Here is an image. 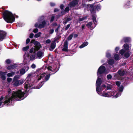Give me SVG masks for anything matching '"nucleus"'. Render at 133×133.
I'll list each match as a JSON object with an SVG mask.
<instances>
[{"label": "nucleus", "instance_id": "obj_1", "mask_svg": "<svg viewBox=\"0 0 133 133\" xmlns=\"http://www.w3.org/2000/svg\"><path fill=\"white\" fill-rule=\"evenodd\" d=\"M24 94L23 91L18 90L17 91L13 92L11 96H10L9 95L6 96L3 101V97H2L0 98V108L2 107V105L3 103L4 104H7L8 105H9L10 104L12 100L16 101L23 99L24 98Z\"/></svg>", "mask_w": 133, "mask_h": 133}, {"label": "nucleus", "instance_id": "obj_2", "mask_svg": "<svg viewBox=\"0 0 133 133\" xmlns=\"http://www.w3.org/2000/svg\"><path fill=\"white\" fill-rule=\"evenodd\" d=\"M101 83V79L99 77H98L96 83V91L98 94L102 96L108 97H110L113 95L114 93L111 92H108L107 93H105L104 91L102 93H100V92L103 90L102 86H100Z\"/></svg>", "mask_w": 133, "mask_h": 133}, {"label": "nucleus", "instance_id": "obj_3", "mask_svg": "<svg viewBox=\"0 0 133 133\" xmlns=\"http://www.w3.org/2000/svg\"><path fill=\"white\" fill-rule=\"evenodd\" d=\"M3 15L4 19L7 22L12 23L14 21L15 16L11 12L5 11L3 13Z\"/></svg>", "mask_w": 133, "mask_h": 133}, {"label": "nucleus", "instance_id": "obj_4", "mask_svg": "<svg viewBox=\"0 0 133 133\" xmlns=\"http://www.w3.org/2000/svg\"><path fill=\"white\" fill-rule=\"evenodd\" d=\"M31 43L34 44L35 45L34 46V48H32L30 49L29 52L30 53H32L34 51V53L35 54L36 51L40 49L41 47V45L39 42L34 39L32 40L31 41Z\"/></svg>", "mask_w": 133, "mask_h": 133}, {"label": "nucleus", "instance_id": "obj_5", "mask_svg": "<svg viewBox=\"0 0 133 133\" xmlns=\"http://www.w3.org/2000/svg\"><path fill=\"white\" fill-rule=\"evenodd\" d=\"M57 66L55 65V67L54 68L50 66L46 67L47 69L50 72L49 73V74L46 75L45 77V79L46 81H47L49 79L51 75L54 74L57 71V70L55 71L56 70Z\"/></svg>", "mask_w": 133, "mask_h": 133}, {"label": "nucleus", "instance_id": "obj_6", "mask_svg": "<svg viewBox=\"0 0 133 133\" xmlns=\"http://www.w3.org/2000/svg\"><path fill=\"white\" fill-rule=\"evenodd\" d=\"M105 67L102 65L98 68L97 73V75L98 77L102 76V74L104 73L105 70Z\"/></svg>", "mask_w": 133, "mask_h": 133}, {"label": "nucleus", "instance_id": "obj_7", "mask_svg": "<svg viewBox=\"0 0 133 133\" xmlns=\"http://www.w3.org/2000/svg\"><path fill=\"white\" fill-rule=\"evenodd\" d=\"M24 81L23 79H22L20 80L13 79L12 83L14 86H18L24 83Z\"/></svg>", "mask_w": 133, "mask_h": 133}, {"label": "nucleus", "instance_id": "obj_8", "mask_svg": "<svg viewBox=\"0 0 133 133\" xmlns=\"http://www.w3.org/2000/svg\"><path fill=\"white\" fill-rule=\"evenodd\" d=\"M78 1L77 0H75L70 2L69 4V6L71 8L75 6H78Z\"/></svg>", "mask_w": 133, "mask_h": 133}, {"label": "nucleus", "instance_id": "obj_9", "mask_svg": "<svg viewBox=\"0 0 133 133\" xmlns=\"http://www.w3.org/2000/svg\"><path fill=\"white\" fill-rule=\"evenodd\" d=\"M29 69V67L28 66H25L19 70L20 74L21 75L24 74Z\"/></svg>", "mask_w": 133, "mask_h": 133}, {"label": "nucleus", "instance_id": "obj_10", "mask_svg": "<svg viewBox=\"0 0 133 133\" xmlns=\"http://www.w3.org/2000/svg\"><path fill=\"white\" fill-rule=\"evenodd\" d=\"M6 35L5 32L0 30V42L2 41L5 38Z\"/></svg>", "mask_w": 133, "mask_h": 133}, {"label": "nucleus", "instance_id": "obj_11", "mask_svg": "<svg viewBox=\"0 0 133 133\" xmlns=\"http://www.w3.org/2000/svg\"><path fill=\"white\" fill-rule=\"evenodd\" d=\"M24 86L26 89V91H28L27 90L29 88V89H32L33 88V87L30 85L29 82L28 81H26L24 84Z\"/></svg>", "mask_w": 133, "mask_h": 133}, {"label": "nucleus", "instance_id": "obj_12", "mask_svg": "<svg viewBox=\"0 0 133 133\" xmlns=\"http://www.w3.org/2000/svg\"><path fill=\"white\" fill-rule=\"evenodd\" d=\"M46 23L45 21H43L42 23V24H38L37 23L35 24V27H38L39 28H44L45 25Z\"/></svg>", "mask_w": 133, "mask_h": 133}, {"label": "nucleus", "instance_id": "obj_13", "mask_svg": "<svg viewBox=\"0 0 133 133\" xmlns=\"http://www.w3.org/2000/svg\"><path fill=\"white\" fill-rule=\"evenodd\" d=\"M68 42L65 41L64 42L63 45L62 50L65 51H67L68 50Z\"/></svg>", "mask_w": 133, "mask_h": 133}, {"label": "nucleus", "instance_id": "obj_14", "mask_svg": "<svg viewBox=\"0 0 133 133\" xmlns=\"http://www.w3.org/2000/svg\"><path fill=\"white\" fill-rule=\"evenodd\" d=\"M17 66L18 65L17 64H14L13 65L8 66L7 67V69L8 70H11L16 69Z\"/></svg>", "mask_w": 133, "mask_h": 133}, {"label": "nucleus", "instance_id": "obj_15", "mask_svg": "<svg viewBox=\"0 0 133 133\" xmlns=\"http://www.w3.org/2000/svg\"><path fill=\"white\" fill-rule=\"evenodd\" d=\"M123 89V87L122 86H121L118 89L119 92L115 96V97L116 98H117L120 96L121 95V92H122Z\"/></svg>", "mask_w": 133, "mask_h": 133}, {"label": "nucleus", "instance_id": "obj_16", "mask_svg": "<svg viewBox=\"0 0 133 133\" xmlns=\"http://www.w3.org/2000/svg\"><path fill=\"white\" fill-rule=\"evenodd\" d=\"M44 55V53L41 51H39L37 53V58L40 59Z\"/></svg>", "mask_w": 133, "mask_h": 133}, {"label": "nucleus", "instance_id": "obj_17", "mask_svg": "<svg viewBox=\"0 0 133 133\" xmlns=\"http://www.w3.org/2000/svg\"><path fill=\"white\" fill-rule=\"evenodd\" d=\"M106 87H107V90L111 89L112 87V85H111L106 84V85H105V84H103L102 87L103 90Z\"/></svg>", "mask_w": 133, "mask_h": 133}, {"label": "nucleus", "instance_id": "obj_18", "mask_svg": "<svg viewBox=\"0 0 133 133\" xmlns=\"http://www.w3.org/2000/svg\"><path fill=\"white\" fill-rule=\"evenodd\" d=\"M94 6V5H90L88 6V9H90V11L92 13H94L95 12L96 10H95Z\"/></svg>", "mask_w": 133, "mask_h": 133}, {"label": "nucleus", "instance_id": "obj_19", "mask_svg": "<svg viewBox=\"0 0 133 133\" xmlns=\"http://www.w3.org/2000/svg\"><path fill=\"white\" fill-rule=\"evenodd\" d=\"M37 75L36 77V79L38 80H40L42 78H43L45 75V73H42L40 74L39 76L38 75V73H37Z\"/></svg>", "mask_w": 133, "mask_h": 133}, {"label": "nucleus", "instance_id": "obj_20", "mask_svg": "<svg viewBox=\"0 0 133 133\" xmlns=\"http://www.w3.org/2000/svg\"><path fill=\"white\" fill-rule=\"evenodd\" d=\"M6 72H3L2 71H0V76H1V78L3 80H5L6 79L5 75L6 74Z\"/></svg>", "mask_w": 133, "mask_h": 133}, {"label": "nucleus", "instance_id": "obj_21", "mask_svg": "<svg viewBox=\"0 0 133 133\" xmlns=\"http://www.w3.org/2000/svg\"><path fill=\"white\" fill-rule=\"evenodd\" d=\"M118 73V74L121 76H124L126 73V72L125 71H122L121 70H119Z\"/></svg>", "mask_w": 133, "mask_h": 133}, {"label": "nucleus", "instance_id": "obj_22", "mask_svg": "<svg viewBox=\"0 0 133 133\" xmlns=\"http://www.w3.org/2000/svg\"><path fill=\"white\" fill-rule=\"evenodd\" d=\"M55 46L56 43H55V42L54 41L51 44L50 46V48L51 49H50V50L51 51H52L55 48Z\"/></svg>", "mask_w": 133, "mask_h": 133}, {"label": "nucleus", "instance_id": "obj_23", "mask_svg": "<svg viewBox=\"0 0 133 133\" xmlns=\"http://www.w3.org/2000/svg\"><path fill=\"white\" fill-rule=\"evenodd\" d=\"M123 46L124 47V48L125 50H128V51L130 50V49L129 46L128 44H124Z\"/></svg>", "mask_w": 133, "mask_h": 133}, {"label": "nucleus", "instance_id": "obj_24", "mask_svg": "<svg viewBox=\"0 0 133 133\" xmlns=\"http://www.w3.org/2000/svg\"><path fill=\"white\" fill-rule=\"evenodd\" d=\"M131 41V38L129 37H125L121 41H123L124 42H127L130 41Z\"/></svg>", "mask_w": 133, "mask_h": 133}, {"label": "nucleus", "instance_id": "obj_25", "mask_svg": "<svg viewBox=\"0 0 133 133\" xmlns=\"http://www.w3.org/2000/svg\"><path fill=\"white\" fill-rule=\"evenodd\" d=\"M88 44V43L87 42H84L81 45H80L79 48H82L87 46Z\"/></svg>", "mask_w": 133, "mask_h": 133}, {"label": "nucleus", "instance_id": "obj_26", "mask_svg": "<svg viewBox=\"0 0 133 133\" xmlns=\"http://www.w3.org/2000/svg\"><path fill=\"white\" fill-rule=\"evenodd\" d=\"M114 59L116 60H119L120 59V57L118 54H116L114 55Z\"/></svg>", "mask_w": 133, "mask_h": 133}, {"label": "nucleus", "instance_id": "obj_27", "mask_svg": "<svg viewBox=\"0 0 133 133\" xmlns=\"http://www.w3.org/2000/svg\"><path fill=\"white\" fill-rule=\"evenodd\" d=\"M15 73L14 72H12L10 73H8L7 74L8 77H12L15 74Z\"/></svg>", "mask_w": 133, "mask_h": 133}, {"label": "nucleus", "instance_id": "obj_28", "mask_svg": "<svg viewBox=\"0 0 133 133\" xmlns=\"http://www.w3.org/2000/svg\"><path fill=\"white\" fill-rule=\"evenodd\" d=\"M114 60L113 59H109L108 61V63L110 65L113 64L114 63Z\"/></svg>", "mask_w": 133, "mask_h": 133}, {"label": "nucleus", "instance_id": "obj_29", "mask_svg": "<svg viewBox=\"0 0 133 133\" xmlns=\"http://www.w3.org/2000/svg\"><path fill=\"white\" fill-rule=\"evenodd\" d=\"M29 48V46H28L24 47L22 48V50L24 51H26L28 50Z\"/></svg>", "mask_w": 133, "mask_h": 133}, {"label": "nucleus", "instance_id": "obj_30", "mask_svg": "<svg viewBox=\"0 0 133 133\" xmlns=\"http://www.w3.org/2000/svg\"><path fill=\"white\" fill-rule=\"evenodd\" d=\"M35 58V55H32L30 56V59L31 60H33Z\"/></svg>", "mask_w": 133, "mask_h": 133}, {"label": "nucleus", "instance_id": "obj_31", "mask_svg": "<svg viewBox=\"0 0 133 133\" xmlns=\"http://www.w3.org/2000/svg\"><path fill=\"white\" fill-rule=\"evenodd\" d=\"M130 55V54L129 52H126L124 54V56L125 57L128 58Z\"/></svg>", "mask_w": 133, "mask_h": 133}, {"label": "nucleus", "instance_id": "obj_32", "mask_svg": "<svg viewBox=\"0 0 133 133\" xmlns=\"http://www.w3.org/2000/svg\"><path fill=\"white\" fill-rule=\"evenodd\" d=\"M41 34V32H39L35 35V37L36 38H38L40 36Z\"/></svg>", "mask_w": 133, "mask_h": 133}, {"label": "nucleus", "instance_id": "obj_33", "mask_svg": "<svg viewBox=\"0 0 133 133\" xmlns=\"http://www.w3.org/2000/svg\"><path fill=\"white\" fill-rule=\"evenodd\" d=\"M73 36V34H71L69 35L67 38L68 40H71Z\"/></svg>", "mask_w": 133, "mask_h": 133}, {"label": "nucleus", "instance_id": "obj_34", "mask_svg": "<svg viewBox=\"0 0 133 133\" xmlns=\"http://www.w3.org/2000/svg\"><path fill=\"white\" fill-rule=\"evenodd\" d=\"M20 77V76L18 75H16L15 76L14 78L13 79L15 80H18L17 79L19 78Z\"/></svg>", "mask_w": 133, "mask_h": 133}, {"label": "nucleus", "instance_id": "obj_35", "mask_svg": "<svg viewBox=\"0 0 133 133\" xmlns=\"http://www.w3.org/2000/svg\"><path fill=\"white\" fill-rule=\"evenodd\" d=\"M92 19L93 20V22H94L95 24H96V19L95 17L93 16L92 17Z\"/></svg>", "mask_w": 133, "mask_h": 133}, {"label": "nucleus", "instance_id": "obj_36", "mask_svg": "<svg viewBox=\"0 0 133 133\" xmlns=\"http://www.w3.org/2000/svg\"><path fill=\"white\" fill-rule=\"evenodd\" d=\"M125 52V50L123 49L121 50L120 51V54L122 55H123Z\"/></svg>", "mask_w": 133, "mask_h": 133}, {"label": "nucleus", "instance_id": "obj_37", "mask_svg": "<svg viewBox=\"0 0 133 133\" xmlns=\"http://www.w3.org/2000/svg\"><path fill=\"white\" fill-rule=\"evenodd\" d=\"M92 25V23L91 22L88 23L87 25V26L89 28H90Z\"/></svg>", "mask_w": 133, "mask_h": 133}, {"label": "nucleus", "instance_id": "obj_38", "mask_svg": "<svg viewBox=\"0 0 133 133\" xmlns=\"http://www.w3.org/2000/svg\"><path fill=\"white\" fill-rule=\"evenodd\" d=\"M101 5L99 4L97 5L96 7V9L98 11L99 10H100L101 9Z\"/></svg>", "mask_w": 133, "mask_h": 133}, {"label": "nucleus", "instance_id": "obj_39", "mask_svg": "<svg viewBox=\"0 0 133 133\" xmlns=\"http://www.w3.org/2000/svg\"><path fill=\"white\" fill-rule=\"evenodd\" d=\"M11 62V60L10 59H8L5 61L6 64H9Z\"/></svg>", "mask_w": 133, "mask_h": 133}, {"label": "nucleus", "instance_id": "obj_40", "mask_svg": "<svg viewBox=\"0 0 133 133\" xmlns=\"http://www.w3.org/2000/svg\"><path fill=\"white\" fill-rule=\"evenodd\" d=\"M60 26V25H58L57 28L55 30V32H56L57 33L58 32V31Z\"/></svg>", "mask_w": 133, "mask_h": 133}, {"label": "nucleus", "instance_id": "obj_41", "mask_svg": "<svg viewBox=\"0 0 133 133\" xmlns=\"http://www.w3.org/2000/svg\"><path fill=\"white\" fill-rule=\"evenodd\" d=\"M54 29H51L49 32L50 34H52L54 32Z\"/></svg>", "mask_w": 133, "mask_h": 133}, {"label": "nucleus", "instance_id": "obj_42", "mask_svg": "<svg viewBox=\"0 0 133 133\" xmlns=\"http://www.w3.org/2000/svg\"><path fill=\"white\" fill-rule=\"evenodd\" d=\"M71 18H67L66 19V21L65 22H64L66 24L68 22L70 21L71 20Z\"/></svg>", "mask_w": 133, "mask_h": 133}, {"label": "nucleus", "instance_id": "obj_43", "mask_svg": "<svg viewBox=\"0 0 133 133\" xmlns=\"http://www.w3.org/2000/svg\"><path fill=\"white\" fill-rule=\"evenodd\" d=\"M7 80L8 82L10 83L12 80V79L11 78L8 77L7 78Z\"/></svg>", "mask_w": 133, "mask_h": 133}, {"label": "nucleus", "instance_id": "obj_44", "mask_svg": "<svg viewBox=\"0 0 133 133\" xmlns=\"http://www.w3.org/2000/svg\"><path fill=\"white\" fill-rule=\"evenodd\" d=\"M31 67L32 69H34L36 67V65L35 64H33L31 66Z\"/></svg>", "mask_w": 133, "mask_h": 133}, {"label": "nucleus", "instance_id": "obj_45", "mask_svg": "<svg viewBox=\"0 0 133 133\" xmlns=\"http://www.w3.org/2000/svg\"><path fill=\"white\" fill-rule=\"evenodd\" d=\"M112 77V76L110 75H108L107 76V77L108 79H109L111 78Z\"/></svg>", "mask_w": 133, "mask_h": 133}, {"label": "nucleus", "instance_id": "obj_46", "mask_svg": "<svg viewBox=\"0 0 133 133\" xmlns=\"http://www.w3.org/2000/svg\"><path fill=\"white\" fill-rule=\"evenodd\" d=\"M33 74H29L28 75V76L27 77V78H29L31 77L32 76Z\"/></svg>", "mask_w": 133, "mask_h": 133}, {"label": "nucleus", "instance_id": "obj_47", "mask_svg": "<svg viewBox=\"0 0 133 133\" xmlns=\"http://www.w3.org/2000/svg\"><path fill=\"white\" fill-rule=\"evenodd\" d=\"M51 41L49 39H48L45 41V43H49L51 42Z\"/></svg>", "mask_w": 133, "mask_h": 133}, {"label": "nucleus", "instance_id": "obj_48", "mask_svg": "<svg viewBox=\"0 0 133 133\" xmlns=\"http://www.w3.org/2000/svg\"><path fill=\"white\" fill-rule=\"evenodd\" d=\"M69 10V7H66L65 9V12H67Z\"/></svg>", "mask_w": 133, "mask_h": 133}, {"label": "nucleus", "instance_id": "obj_49", "mask_svg": "<svg viewBox=\"0 0 133 133\" xmlns=\"http://www.w3.org/2000/svg\"><path fill=\"white\" fill-rule=\"evenodd\" d=\"M54 18H55V17L53 16H52L51 17V20H50V21L51 22L53 21L54 20Z\"/></svg>", "mask_w": 133, "mask_h": 133}, {"label": "nucleus", "instance_id": "obj_50", "mask_svg": "<svg viewBox=\"0 0 133 133\" xmlns=\"http://www.w3.org/2000/svg\"><path fill=\"white\" fill-rule=\"evenodd\" d=\"M38 31V30L37 29H36L33 30V32L35 33H36Z\"/></svg>", "mask_w": 133, "mask_h": 133}, {"label": "nucleus", "instance_id": "obj_51", "mask_svg": "<svg viewBox=\"0 0 133 133\" xmlns=\"http://www.w3.org/2000/svg\"><path fill=\"white\" fill-rule=\"evenodd\" d=\"M116 84L118 86H119L120 84V83L119 82L117 81L116 82Z\"/></svg>", "mask_w": 133, "mask_h": 133}, {"label": "nucleus", "instance_id": "obj_52", "mask_svg": "<svg viewBox=\"0 0 133 133\" xmlns=\"http://www.w3.org/2000/svg\"><path fill=\"white\" fill-rule=\"evenodd\" d=\"M34 36V34L33 33H31L29 37L30 38H32Z\"/></svg>", "mask_w": 133, "mask_h": 133}, {"label": "nucleus", "instance_id": "obj_53", "mask_svg": "<svg viewBox=\"0 0 133 133\" xmlns=\"http://www.w3.org/2000/svg\"><path fill=\"white\" fill-rule=\"evenodd\" d=\"M43 82H42L41 83V84H41V86H39L38 87H37V88H36V89H38L40 88L41 87H42V86L43 85Z\"/></svg>", "mask_w": 133, "mask_h": 133}, {"label": "nucleus", "instance_id": "obj_54", "mask_svg": "<svg viewBox=\"0 0 133 133\" xmlns=\"http://www.w3.org/2000/svg\"><path fill=\"white\" fill-rule=\"evenodd\" d=\"M106 56L108 58L110 57L111 55L110 54L107 53Z\"/></svg>", "mask_w": 133, "mask_h": 133}, {"label": "nucleus", "instance_id": "obj_55", "mask_svg": "<svg viewBox=\"0 0 133 133\" xmlns=\"http://www.w3.org/2000/svg\"><path fill=\"white\" fill-rule=\"evenodd\" d=\"M30 40L29 38H28L27 39L26 41V43L27 44H28L30 42Z\"/></svg>", "mask_w": 133, "mask_h": 133}, {"label": "nucleus", "instance_id": "obj_56", "mask_svg": "<svg viewBox=\"0 0 133 133\" xmlns=\"http://www.w3.org/2000/svg\"><path fill=\"white\" fill-rule=\"evenodd\" d=\"M85 19V18L84 17L80 18H79V20L80 21H82L84 20Z\"/></svg>", "mask_w": 133, "mask_h": 133}, {"label": "nucleus", "instance_id": "obj_57", "mask_svg": "<svg viewBox=\"0 0 133 133\" xmlns=\"http://www.w3.org/2000/svg\"><path fill=\"white\" fill-rule=\"evenodd\" d=\"M70 26V25L69 24L68 25L66 26L65 28V30H67V29H68L69 28Z\"/></svg>", "mask_w": 133, "mask_h": 133}, {"label": "nucleus", "instance_id": "obj_58", "mask_svg": "<svg viewBox=\"0 0 133 133\" xmlns=\"http://www.w3.org/2000/svg\"><path fill=\"white\" fill-rule=\"evenodd\" d=\"M119 48L118 47H116L115 49V50L116 51H118L119 50Z\"/></svg>", "mask_w": 133, "mask_h": 133}, {"label": "nucleus", "instance_id": "obj_59", "mask_svg": "<svg viewBox=\"0 0 133 133\" xmlns=\"http://www.w3.org/2000/svg\"><path fill=\"white\" fill-rule=\"evenodd\" d=\"M64 7V6L63 5H61L60 6V8L62 10L63 7Z\"/></svg>", "mask_w": 133, "mask_h": 133}, {"label": "nucleus", "instance_id": "obj_60", "mask_svg": "<svg viewBox=\"0 0 133 133\" xmlns=\"http://www.w3.org/2000/svg\"><path fill=\"white\" fill-rule=\"evenodd\" d=\"M78 36V35L77 34H75L74 35V38H76Z\"/></svg>", "mask_w": 133, "mask_h": 133}, {"label": "nucleus", "instance_id": "obj_61", "mask_svg": "<svg viewBox=\"0 0 133 133\" xmlns=\"http://www.w3.org/2000/svg\"><path fill=\"white\" fill-rule=\"evenodd\" d=\"M50 4L51 6H54L55 5V3H51Z\"/></svg>", "mask_w": 133, "mask_h": 133}, {"label": "nucleus", "instance_id": "obj_62", "mask_svg": "<svg viewBox=\"0 0 133 133\" xmlns=\"http://www.w3.org/2000/svg\"><path fill=\"white\" fill-rule=\"evenodd\" d=\"M11 89H9L8 90V93H9V94H10L11 92Z\"/></svg>", "mask_w": 133, "mask_h": 133}, {"label": "nucleus", "instance_id": "obj_63", "mask_svg": "<svg viewBox=\"0 0 133 133\" xmlns=\"http://www.w3.org/2000/svg\"><path fill=\"white\" fill-rule=\"evenodd\" d=\"M58 10L57 9H54V11L55 12H56L57 11H58Z\"/></svg>", "mask_w": 133, "mask_h": 133}, {"label": "nucleus", "instance_id": "obj_64", "mask_svg": "<svg viewBox=\"0 0 133 133\" xmlns=\"http://www.w3.org/2000/svg\"><path fill=\"white\" fill-rule=\"evenodd\" d=\"M52 25L53 26H56L57 25V24L56 23H54L52 24Z\"/></svg>", "mask_w": 133, "mask_h": 133}]
</instances>
